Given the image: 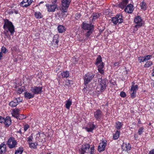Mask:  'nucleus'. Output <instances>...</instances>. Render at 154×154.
<instances>
[{"label":"nucleus","instance_id":"2eb2a0df","mask_svg":"<svg viewBox=\"0 0 154 154\" xmlns=\"http://www.w3.org/2000/svg\"><path fill=\"white\" fill-rule=\"evenodd\" d=\"M106 145V141L105 140H102L100 144L98 146V151L100 152L104 150L105 147Z\"/></svg>","mask_w":154,"mask_h":154},{"label":"nucleus","instance_id":"f704fd0d","mask_svg":"<svg viewBox=\"0 0 154 154\" xmlns=\"http://www.w3.org/2000/svg\"><path fill=\"white\" fill-rule=\"evenodd\" d=\"M29 146L30 148H33L34 149H36L37 148V146L38 145L37 143L35 144V143H29Z\"/></svg>","mask_w":154,"mask_h":154},{"label":"nucleus","instance_id":"412c9836","mask_svg":"<svg viewBox=\"0 0 154 154\" xmlns=\"http://www.w3.org/2000/svg\"><path fill=\"white\" fill-rule=\"evenodd\" d=\"M4 123L6 127H8L11 123L10 117L9 116H7L5 118Z\"/></svg>","mask_w":154,"mask_h":154},{"label":"nucleus","instance_id":"3c124183","mask_svg":"<svg viewBox=\"0 0 154 154\" xmlns=\"http://www.w3.org/2000/svg\"><path fill=\"white\" fill-rule=\"evenodd\" d=\"M8 32L5 31H4V34L5 35V36H7V38H8L9 39H10L11 38V36L9 35H8L7 33Z\"/></svg>","mask_w":154,"mask_h":154},{"label":"nucleus","instance_id":"20e7f679","mask_svg":"<svg viewBox=\"0 0 154 154\" xmlns=\"http://www.w3.org/2000/svg\"><path fill=\"white\" fill-rule=\"evenodd\" d=\"M95 75V73L93 72H88L84 76V84L85 85L89 83Z\"/></svg>","mask_w":154,"mask_h":154},{"label":"nucleus","instance_id":"79ce46f5","mask_svg":"<svg viewBox=\"0 0 154 154\" xmlns=\"http://www.w3.org/2000/svg\"><path fill=\"white\" fill-rule=\"evenodd\" d=\"M17 119L22 120L25 118V116L23 115L19 114L18 116L16 118Z\"/></svg>","mask_w":154,"mask_h":154},{"label":"nucleus","instance_id":"2f4dec72","mask_svg":"<svg viewBox=\"0 0 154 154\" xmlns=\"http://www.w3.org/2000/svg\"><path fill=\"white\" fill-rule=\"evenodd\" d=\"M122 125L123 124L122 122H117L116 123L115 128L117 129H119L122 127Z\"/></svg>","mask_w":154,"mask_h":154},{"label":"nucleus","instance_id":"4be33fe9","mask_svg":"<svg viewBox=\"0 0 154 154\" xmlns=\"http://www.w3.org/2000/svg\"><path fill=\"white\" fill-rule=\"evenodd\" d=\"M6 145L4 143L0 145V154H4L6 151Z\"/></svg>","mask_w":154,"mask_h":154},{"label":"nucleus","instance_id":"a18cd8bd","mask_svg":"<svg viewBox=\"0 0 154 154\" xmlns=\"http://www.w3.org/2000/svg\"><path fill=\"white\" fill-rule=\"evenodd\" d=\"M94 147L93 146L90 148V152H90V154H95L94 153Z\"/></svg>","mask_w":154,"mask_h":154},{"label":"nucleus","instance_id":"1a4fd4ad","mask_svg":"<svg viewBox=\"0 0 154 154\" xmlns=\"http://www.w3.org/2000/svg\"><path fill=\"white\" fill-rule=\"evenodd\" d=\"M94 115L96 120L98 121L101 120L103 116L102 112L99 109L94 112Z\"/></svg>","mask_w":154,"mask_h":154},{"label":"nucleus","instance_id":"6ab92c4d","mask_svg":"<svg viewBox=\"0 0 154 154\" xmlns=\"http://www.w3.org/2000/svg\"><path fill=\"white\" fill-rule=\"evenodd\" d=\"M133 6L131 4H129L126 7L125 11L128 13H131L133 11Z\"/></svg>","mask_w":154,"mask_h":154},{"label":"nucleus","instance_id":"bb28decb","mask_svg":"<svg viewBox=\"0 0 154 154\" xmlns=\"http://www.w3.org/2000/svg\"><path fill=\"white\" fill-rule=\"evenodd\" d=\"M65 103V107L67 109H69L70 106L72 104V100L70 99H69L68 100H66Z\"/></svg>","mask_w":154,"mask_h":154},{"label":"nucleus","instance_id":"680f3d73","mask_svg":"<svg viewBox=\"0 0 154 154\" xmlns=\"http://www.w3.org/2000/svg\"><path fill=\"white\" fill-rule=\"evenodd\" d=\"M118 63H115V66H116V65H117V64H118Z\"/></svg>","mask_w":154,"mask_h":154},{"label":"nucleus","instance_id":"39448f33","mask_svg":"<svg viewBox=\"0 0 154 154\" xmlns=\"http://www.w3.org/2000/svg\"><path fill=\"white\" fill-rule=\"evenodd\" d=\"M6 144L10 149H12L17 146V143L14 137H11L8 140Z\"/></svg>","mask_w":154,"mask_h":154},{"label":"nucleus","instance_id":"f8f14e48","mask_svg":"<svg viewBox=\"0 0 154 154\" xmlns=\"http://www.w3.org/2000/svg\"><path fill=\"white\" fill-rule=\"evenodd\" d=\"M42 87L35 86L31 87L30 90L34 94H38L42 92Z\"/></svg>","mask_w":154,"mask_h":154},{"label":"nucleus","instance_id":"f03ea898","mask_svg":"<svg viewBox=\"0 0 154 154\" xmlns=\"http://www.w3.org/2000/svg\"><path fill=\"white\" fill-rule=\"evenodd\" d=\"M81 27L83 29L88 30L85 36L87 38H88L92 33L94 28V25L91 24V23L89 24L84 22H83Z\"/></svg>","mask_w":154,"mask_h":154},{"label":"nucleus","instance_id":"e2e57ef3","mask_svg":"<svg viewBox=\"0 0 154 154\" xmlns=\"http://www.w3.org/2000/svg\"><path fill=\"white\" fill-rule=\"evenodd\" d=\"M18 132L19 133H21V130L19 131Z\"/></svg>","mask_w":154,"mask_h":154},{"label":"nucleus","instance_id":"13d9d810","mask_svg":"<svg viewBox=\"0 0 154 154\" xmlns=\"http://www.w3.org/2000/svg\"><path fill=\"white\" fill-rule=\"evenodd\" d=\"M18 11L16 10H14V12L15 13V14H17L18 13Z\"/></svg>","mask_w":154,"mask_h":154},{"label":"nucleus","instance_id":"6e6d98bb","mask_svg":"<svg viewBox=\"0 0 154 154\" xmlns=\"http://www.w3.org/2000/svg\"><path fill=\"white\" fill-rule=\"evenodd\" d=\"M57 0H53L52 2V4L54 5H56V3L57 2Z\"/></svg>","mask_w":154,"mask_h":154},{"label":"nucleus","instance_id":"7c9ffc66","mask_svg":"<svg viewBox=\"0 0 154 154\" xmlns=\"http://www.w3.org/2000/svg\"><path fill=\"white\" fill-rule=\"evenodd\" d=\"M153 65L152 61H147L144 65V66L145 68H148L151 66Z\"/></svg>","mask_w":154,"mask_h":154},{"label":"nucleus","instance_id":"bf43d9fd","mask_svg":"<svg viewBox=\"0 0 154 154\" xmlns=\"http://www.w3.org/2000/svg\"><path fill=\"white\" fill-rule=\"evenodd\" d=\"M152 75L153 76H154V70L152 72Z\"/></svg>","mask_w":154,"mask_h":154},{"label":"nucleus","instance_id":"09e8293b","mask_svg":"<svg viewBox=\"0 0 154 154\" xmlns=\"http://www.w3.org/2000/svg\"><path fill=\"white\" fill-rule=\"evenodd\" d=\"M32 136H29L27 138V142H28V143H31V142L32 141Z\"/></svg>","mask_w":154,"mask_h":154},{"label":"nucleus","instance_id":"f3484780","mask_svg":"<svg viewBox=\"0 0 154 154\" xmlns=\"http://www.w3.org/2000/svg\"><path fill=\"white\" fill-rule=\"evenodd\" d=\"M100 13L96 12L93 13L91 17L89 18L90 21H91V22L94 21L100 17Z\"/></svg>","mask_w":154,"mask_h":154},{"label":"nucleus","instance_id":"9d476101","mask_svg":"<svg viewBox=\"0 0 154 154\" xmlns=\"http://www.w3.org/2000/svg\"><path fill=\"white\" fill-rule=\"evenodd\" d=\"M90 145L86 143L85 144L82 145L81 146V149L79 150L80 153H82L85 154V153L89 152V150L90 148Z\"/></svg>","mask_w":154,"mask_h":154},{"label":"nucleus","instance_id":"aec40b11","mask_svg":"<svg viewBox=\"0 0 154 154\" xmlns=\"http://www.w3.org/2000/svg\"><path fill=\"white\" fill-rule=\"evenodd\" d=\"M131 145L129 143L128 144L123 143L122 146V149L123 150L128 151L131 149Z\"/></svg>","mask_w":154,"mask_h":154},{"label":"nucleus","instance_id":"58836bf2","mask_svg":"<svg viewBox=\"0 0 154 154\" xmlns=\"http://www.w3.org/2000/svg\"><path fill=\"white\" fill-rule=\"evenodd\" d=\"M129 92L131 94V97L132 98H134L136 97V92L129 91Z\"/></svg>","mask_w":154,"mask_h":154},{"label":"nucleus","instance_id":"69168bd1","mask_svg":"<svg viewBox=\"0 0 154 154\" xmlns=\"http://www.w3.org/2000/svg\"><path fill=\"white\" fill-rule=\"evenodd\" d=\"M47 154H50V153H47Z\"/></svg>","mask_w":154,"mask_h":154},{"label":"nucleus","instance_id":"473e14b6","mask_svg":"<svg viewBox=\"0 0 154 154\" xmlns=\"http://www.w3.org/2000/svg\"><path fill=\"white\" fill-rule=\"evenodd\" d=\"M35 17L37 19H40L42 18L43 16L40 12H35L34 14Z\"/></svg>","mask_w":154,"mask_h":154},{"label":"nucleus","instance_id":"c9c22d12","mask_svg":"<svg viewBox=\"0 0 154 154\" xmlns=\"http://www.w3.org/2000/svg\"><path fill=\"white\" fill-rule=\"evenodd\" d=\"M140 6L141 9L143 10H146V4L144 2H143L140 3Z\"/></svg>","mask_w":154,"mask_h":154},{"label":"nucleus","instance_id":"8fccbe9b","mask_svg":"<svg viewBox=\"0 0 154 154\" xmlns=\"http://www.w3.org/2000/svg\"><path fill=\"white\" fill-rule=\"evenodd\" d=\"M29 126L28 124L25 125L24 127V131H26L29 128Z\"/></svg>","mask_w":154,"mask_h":154},{"label":"nucleus","instance_id":"cd10ccee","mask_svg":"<svg viewBox=\"0 0 154 154\" xmlns=\"http://www.w3.org/2000/svg\"><path fill=\"white\" fill-rule=\"evenodd\" d=\"M101 63H103L102 62V60L101 56L99 55L96 59L95 64L97 66L98 64H100Z\"/></svg>","mask_w":154,"mask_h":154},{"label":"nucleus","instance_id":"052dcab7","mask_svg":"<svg viewBox=\"0 0 154 154\" xmlns=\"http://www.w3.org/2000/svg\"><path fill=\"white\" fill-rule=\"evenodd\" d=\"M44 3V2L42 1V2H40V4H42V3Z\"/></svg>","mask_w":154,"mask_h":154},{"label":"nucleus","instance_id":"864d4df0","mask_svg":"<svg viewBox=\"0 0 154 154\" xmlns=\"http://www.w3.org/2000/svg\"><path fill=\"white\" fill-rule=\"evenodd\" d=\"M4 121L5 118L2 117L0 116V123H4Z\"/></svg>","mask_w":154,"mask_h":154},{"label":"nucleus","instance_id":"c756f323","mask_svg":"<svg viewBox=\"0 0 154 154\" xmlns=\"http://www.w3.org/2000/svg\"><path fill=\"white\" fill-rule=\"evenodd\" d=\"M138 89V87L137 85H133L131 86L130 91L137 92Z\"/></svg>","mask_w":154,"mask_h":154},{"label":"nucleus","instance_id":"423d86ee","mask_svg":"<svg viewBox=\"0 0 154 154\" xmlns=\"http://www.w3.org/2000/svg\"><path fill=\"white\" fill-rule=\"evenodd\" d=\"M112 21L113 23L115 25L122 23L123 22V19L122 14H119L117 15L114 17H112Z\"/></svg>","mask_w":154,"mask_h":154},{"label":"nucleus","instance_id":"dca6fc26","mask_svg":"<svg viewBox=\"0 0 154 154\" xmlns=\"http://www.w3.org/2000/svg\"><path fill=\"white\" fill-rule=\"evenodd\" d=\"M45 6L47 8V11L49 12H54L57 7L56 5L53 4L52 5L49 4H46Z\"/></svg>","mask_w":154,"mask_h":154},{"label":"nucleus","instance_id":"0eeeda50","mask_svg":"<svg viewBox=\"0 0 154 154\" xmlns=\"http://www.w3.org/2000/svg\"><path fill=\"white\" fill-rule=\"evenodd\" d=\"M62 7L61 8V11L62 12H66L67 9L69 7L71 2L70 0H62Z\"/></svg>","mask_w":154,"mask_h":154},{"label":"nucleus","instance_id":"de8ad7c7","mask_svg":"<svg viewBox=\"0 0 154 154\" xmlns=\"http://www.w3.org/2000/svg\"><path fill=\"white\" fill-rule=\"evenodd\" d=\"M7 51V50L6 49V48L5 47L3 46L2 48V49H1L2 52H3L4 53H6Z\"/></svg>","mask_w":154,"mask_h":154},{"label":"nucleus","instance_id":"72a5a7b5","mask_svg":"<svg viewBox=\"0 0 154 154\" xmlns=\"http://www.w3.org/2000/svg\"><path fill=\"white\" fill-rule=\"evenodd\" d=\"M120 134V131H117L116 133L113 136V138L114 140H117L119 137Z\"/></svg>","mask_w":154,"mask_h":154},{"label":"nucleus","instance_id":"393cba45","mask_svg":"<svg viewBox=\"0 0 154 154\" xmlns=\"http://www.w3.org/2000/svg\"><path fill=\"white\" fill-rule=\"evenodd\" d=\"M57 29L58 32L60 33H63L66 30L65 27L62 25H59L57 27Z\"/></svg>","mask_w":154,"mask_h":154},{"label":"nucleus","instance_id":"4468645a","mask_svg":"<svg viewBox=\"0 0 154 154\" xmlns=\"http://www.w3.org/2000/svg\"><path fill=\"white\" fill-rule=\"evenodd\" d=\"M32 0H23L20 3V5L22 7L27 8L32 4Z\"/></svg>","mask_w":154,"mask_h":154},{"label":"nucleus","instance_id":"37998d69","mask_svg":"<svg viewBox=\"0 0 154 154\" xmlns=\"http://www.w3.org/2000/svg\"><path fill=\"white\" fill-rule=\"evenodd\" d=\"M144 131V128L143 127L139 128L138 131V134L139 135H141Z\"/></svg>","mask_w":154,"mask_h":154},{"label":"nucleus","instance_id":"c85d7f7f","mask_svg":"<svg viewBox=\"0 0 154 154\" xmlns=\"http://www.w3.org/2000/svg\"><path fill=\"white\" fill-rule=\"evenodd\" d=\"M61 75L62 78H67L69 76V72L68 71H63L61 73Z\"/></svg>","mask_w":154,"mask_h":154},{"label":"nucleus","instance_id":"f257e3e1","mask_svg":"<svg viewBox=\"0 0 154 154\" xmlns=\"http://www.w3.org/2000/svg\"><path fill=\"white\" fill-rule=\"evenodd\" d=\"M3 28L5 31L9 32L11 35H13L15 31L14 27L12 23L8 20L5 19L4 20Z\"/></svg>","mask_w":154,"mask_h":154},{"label":"nucleus","instance_id":"9b49d317","mask_svg":"<svg viewBox=\"0 0 154 154\" xmlns=\"http://www.w3.org/2000/svg\"><path fill=\"white\" fill-rule=\"evenodd\" d=\"M97 128V126L94 124V122H92L88 124L87 127L85 128V129L88 132H92L93 130Z\"/></svg>","mask_w":154,"mask_h":154},{"label":"nucleus","instance_id":"4d7b16f0","mask_svg":"<svg viewBox=\"0 0 154 154\" xmlns=\"http://www.w3.org/2000/svg\"><path fill=\"white\" fill-rule=\"evenodd\" d=\"M2 57V52H0V60H1Z\"/></svg>","mask_w":154,"mask_h":154},{"label":"nucleus","instance_id":"c03bdc74","mask_svg":"<svg viewBox=\"0 0 154 154\" xmlns=\"http://www.w3.org/2000/svg\"><path fill=\"white\" fill-rule=\"evenodd\" d=\"M57 35H55L53 38V41L55 42L56 44H58L59 42L58 40H57Z\"/></svg>","mask_w":154,"mask_h":154},{"label":"nucleus","instance_id":"5fc2aeb1","mask_svg":"<svg viewBox=\"0 0 154 154\" xmlns=\"http://www.w3.org/2000/svg\"><path fill=\"white\" fill-rule=\"evenodd\" d=\"M148 154H154V149H152L150 151Z\"/></svg>","mask_w":154,"mask_h":154},{"label":"nucleus","instance_id":"ddd939ff","mask_svg":"<svg viewBox=\"0 0 154 154\" xmlns=\"http://www.w3.org/2000/svg\"><path fill=\"white\" fill-rule=\"evenodd\" d=\"M134 22L136 24L135 26V27L136 28H139L142 26L143 22L140 16L136 17L134 19Z\"/></svg>","mask_w":154,"mask_h":154},{"label":"nucleus","instance_id":"4c0bfd02","mask_svg":"<svg viewBox=\"0 0 154 154\" xmlns=\"http://www.w3.org/2000/svg\"><path fill=\"white\" fill-rule=\"evenodd\" d=\"M152 57V56L151 55H148L144 56L145 61L150 60Z\"/></svg>","mask_w":154,"mask_h":154},{"label":"nucleus","instance_id":"6e6552de","mask_svg":"<svg viewBox=\"0 0 154 154\" xmlns=\"http://www.w3.org/2000/svg\"><path fill=\"white\" fill-rule=\"evenodd\" d=\"M22 99L21 98H15L13 101H11L9 103V105L11 107H14L16 106L20 102H22Z\"/></svg>","mask_w":154,"mask_h":154},{"label":"nucleus","instance_id":"7ed1b4c3","mask_svg":"<svg viewBox=\"0 0 154 154\" xmlns=\"http://www.w3.org/2000/svg\"><path fill=\"white\" fill-rule=\"evenodd\" d=\"M107 82V81L105 79H101L99 82V84L97 88V91L99 92H103L106 89Z\"/></svg>","mask_w":154,"mask_h":154},{"label":"nucleus","instance_id":"49530a36","mask_svg":"<svg viewBox=\"0 0 154 154\" xmlns=\"http://www.w3.org/2000/svg\"><path fill=\"white\" fill-rule=\"evenodd\" d=\"M120 96L122 97H126V95L125 93L123 91L121 92L120 94Z\"/></svg>","mask_w":154,"mask_h":154},{"label":"nucleus","instance_id":"b1692460","mask_svg":"<svg viewBox=\"0 0 154 154\" xmlns=\"http://www.w3.org/2000/svg\"><path fill=\"white\" fill-rule=\"evenodd\" d=\"M128 2V0H122V2L119 4V7L122 9L124 8Z\"/></svg>","mask_w":154,"mask_h":154},{"label":"nucleus","instance_id":"a878e982","mask_svg":"<svg viewBox=\"0 0 154 154\" xmlns=\"http://www.w3.org/2000/svg\"><path fill=\"white\" fill-rule=\"evenodd\" d=\"M24 96L27 99H30L34 97V95L31 94L30 93L26 92L24 93Z\"/></svg>","mask_w":154,"mask_h":154},{"label":"nucleus","instance_id":"603ef678","mask_svg":"<svg viewBox=\"0 0 154 154\" xmlns=\"http://www.w3.org/2000/svg\"><path fill=\"white\" fill-rule=\"evenodd\" d=\"M72 82L70 80H67V81L66 82V85L68 86H70V82Z\"/></svg>","mask_w":154,"mask_h":154},{"label":"nucleus","instance_id":"ea45409f","mask_svg":"<svg viewBox=\"0 0 154 154\" xmlns=\"http://www.w3.org/2000/svg\"><path fill=\"white\" fill-rule=\"evenodd\" d=\"M25 87L23 86H22L18 88L17 91L18 93L20 94L22 93L25 90Z\"/></svg>","mask_w":154,"mask_h":154},{"label":"nucleus","instance_id":"e433bc0d","mask_svg":"<svg viewBox=\"0 0 154 154\" xmlns=\"http://www.w3.org/2000/svg\"><path fill=\"white\" fill-rule=\"evenodd\" d=\"M23 151V148L22 147H19V148L16 150L15 152V154H21Z\"/></svg>","mask_w":154,"mask_h":154},{"label":"nucleus","instance_id":"a211bd4d","mask_svg":"<svg viewBox=\"0 0 154 154\" xmlns=\"http://www.w3.org/2000/svg\"><path fill=\"white\" fill-rule=\"evenodd\" d=\"M97 66L98 67V72L101 74L104 75V63H101Z\"/></svg>","mask_w":154,"mask_h":154},{"label":"nucleus","instance_id":"a19ab883","mask_svg":"<svg viewBox=\"0 0 154 154\" xmlns=\"http://www.w3.org/2000/svg\"><path fill=\"white\" fill-rule=\"evenodd\" d=\"M138 60L140 63L145 61L144 57H138Z\"/></svg>","mask_w":154,"mask_h":154},{"label":"nucleus","instance_id":"5701e85b","mask_svg":"<svg viewBox=\"0 0 154 154\" xmlns=\"http://www.w3.org/2000/svg\"><path fill=\"white\" fill-rule=\"evenodd\" d=\"M20 110L18 109H14L12 113L13 116L16 118L19 114Z\"/></svg>","mask_w":154,"mask_h":154},{"label":"nucleus","instance_id":"0e129e2a","mask_svg":"<svg viewBox=\"0 0 154 154\" xmlns=\"http://www.w3.org/2000/svg\"><path fill=\"white\" fill-rule=\"evenodd\" d=\"M80 154H83V153H80Z\"/></svg>","mask_w":154,"mask_h":154}]
</instances>
